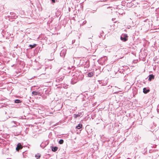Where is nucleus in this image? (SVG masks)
Masks as SVG:
<instances>
[{
	"label": "nucleus",
	"mask_w": 159,
	"mask_h": 159,
	"mask_svg": "<svg viewBox=\"0 0 159 159\" xmlns=\"http://www.w3.org/2000/svg\"><path fill=\"white\" fill-rule=\"evenodd\" d=\"M14 123H15V121H13Z\"/></svg>",
	"instance_id": "f3484780"
},
{
	"label": "nucleus",
	"mask_w": 159,
	"mask_h": 159,
	"mask_svg": "<svg viewBox=\"0 0 159 159\" xmlns=\"http://www.w3.org/2000/svg\"><path fill=\"white\" fill-rule=\"evenodd\" d=\"M127 35L126 34H125L121 37L120 39L121 40L124 41H126L127 40Z\"/></svg>",
	"instance_id": "f257e3e1"
},
{
	"label": "nucleus",
	"mask_w": 159,
	"mask_h": 159,
	"mask_svg": "<svg viewBox=\"0 0 159 159\" xmlns=\"http://www.w3.org/2000/svg\"><path fill=\"white\" fill-rule=\"evenodd\" d=\"M82 124H79L78 126H76V128L78 129H80L82 128Z\"/></svg>",
	"instance_id": "1a4fd4ad"
},
{
	"label": "nucleus",
	"mask_w": 159,
	"mask_h": 159,
	"mask_svg": "<svg viewBox=\"0 0 159 159\" xmlns=\"http://www.w3.org/2000/svg\"><path fill=\"white\" fill-rule=\"evenodd\" d=\"M64 142V141L63 139H60L59 141V143L60 144H62Z\"/></svg>",
	"instance_id": "ddd939ff"
},
{
	"label": "nucleus",
	"mask_w": 159,
	"mask_h": 159,
	"mask_svg": "<svg viewBox=\"0 0 159 159\" xmlns=\"http://www.w3.org/2000/svg\"><path fill=\"white\" fill-rule=\"evenodd\" d=\"M15 102L16 103H20L21 102V101L19 99H16L15 101Z\"/></svg>",
	"instance_id": "f8f14e48"
},
{
	"label": "nucleus",
	"mask_w": 159,
	"mask_h": 159,
	"mask_svg": "<svg viewBox=\"0 0 159 159\" xmlns=\"http://www.w3.org/2000/svg\"><path fill=\"white\" fill-rule=\"evenodd\" d=\"M154 76L152 74L150 75L149 76L148 80L150 81H151L152 79H154Z\"/></svg>",
	"instance_id": "20e7f679"
},
{
	"label": "nucleus",
	"mask_w": 159,
	"mask_h": 159,
	"mask_svg": "<svg viewBox=\"0 0 159 159\" xmlns=\"http://www.w3.org/2000/svg\"><path fill=\"white\" fill-rule=\"evenodd\" d=\"M149 91V90L147 89L146 88H144L143 89V92L144 93H147Z\"/></svg>",
	"instance_id": "423d86ee"
},
{
	"label": "nucleus",
	"mask_w": 159,
	"mask_h": 159,
	"mask_svg": "<svg viewBox=\"0 0 159 159\" xmlns=\"http://www.w3.org/2000/svg\"><path fill=\"white\" fill-rule=\"evenodd\" d=\"M22 146L21 144L20 143H19L17 144V147L16 148V149L17 151H19L20 149H22Z\"/></svg>",
	"instance_id": "7ed1b4c3"
},
{
	"label": "nucleus",
	"mask_w": 159,
	"mask_h": 159,
	"mask_svg": "<svg viewBox=\"0 0 159 159\" xmlns=\"http://www.w3.org/2000/svg\"><path fill=\"white\" fill-rule=\"evenodd\" d=\"M63 79V77H59L58 78H57L56 80V81L57 82H59L60 81H61Z\"/></svg>",
	"instance_id": "39448f33"
},
{
	"label": "nucleus",
	"mask_w": 159,
	"mask_h": 159,
	"mask_svg": "<svg viewBox=\"0 0 159 159\" xmlns=\"http://www.w3.org/2000/svg\"><path fill=\"white\" fill-rule=\"evenodd\" d=\"M80 116L79 114H74V117L75 118H76L77 117L79 116Z\"/></svg>",
	"instance_id": "2eb2a0df"
},
{
	"label": "nucleus",
	"mask_w": 159,
	"mask_h": 159,
	"mask_svg": "<svg viewBox=\"0 0 159 159\" xmlns=\"http://www.w3.org/2000/svg\"><path fill=\"white\" fill-rule=\"evenodd\" d=\"M94 75L93 72H91L88 73V75L89 77H92Z\"/></svg>",
	"instance_id": "6e6552de"
},
{
	"label": "nucleus",
	"mask_w": 159,
	"mask_h": 159,
	"mask_svg": "<svg viewBox=\"0 0 159 159\" xmlns=\"http://www.w3.org/2000/svg\"><path fill=\"white\" fill-rule=\"evenodd\" d=\"M35 157L37 159H39L40 157V155L39 154L36 155Z\"/></svg>",
	"instance_id": "4468645a"
},
{
	"label": "nucleus",
	"mask_w": 159,
	"mask_h": 159,
	"mask_svg": "<svg viewBox=\"0 0 159 159\" xmlns=\"http://www.w3.org/2000/svg\"><path fill=\"white\" fill-rule=\"evenodd\" d=\"M66 54V50L63 49L61 51L60 53V56L63 57L65 56Z\"/></svg>",
	"instance_id": "f03ea898"
},
{
	"label": "nucleus",
	"mask_w": 159,
	"mask_h": 159,
	"mask_svg": "<svg viewBox=\"0 0 159 159\" xmlns=\"http://www.w3.org/2000/svg\"><path fill=\"white\" fill-rule=\"evenodd\" d=\"M36 44H34L33 45L30 44L29 45V47H30V48H34L36 46Z\"/></svg>",
	"instance_id": "9b49d317"
},
{
	"label": "nucleus",
	"mask_w": 159,
	"mask_h": 159,
	"mask_svg": "<svg viewBox=\"0 0 159 159\" xmlns=\"http://www.w3.org/2000/svg\"><path fill=\"white\" fill-rule=\"evenodd\" d=\"M57 149H58V148L56 147H53L52 148V150L53 151L56 152V151H57Z\"/></svg>",
	"instance_id": "9d476101"
},
{
	"label": "nucleus",
	"mask_w": 159,
	"mask_h": 159,
	"mask_svg": "<svg viewBox=\"0 0 159 159\" xmlns=\"http://www.w3.org/2000/svg\"><path fill=\"white\" fill-rule=\"evenodd\" d=\"M52 2L55 3V0H52Z\"/></svg>",
	"instance_id": "dca6fc26"
},
{
	"label": "nucleus",
	"mask_w": 159,
	"mask_h": 159,
	"mask_svg": "<svg viewBox=\"0 0 159 159\" xmlns=\"http://www.w3.org/2000/svg\"><path fill=\"white\" fill-rule=\"evenodd\" d=\"M32 94L33 95H40V93L38 92H37L35 91H33L32 92Z\"/></svg>",
	"instance_id": "0eeeda50"
}]
</instances>
